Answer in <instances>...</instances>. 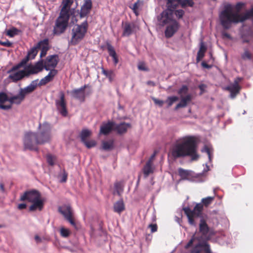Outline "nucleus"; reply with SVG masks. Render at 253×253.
Segmentation results:
<instances>
[{
	"mask_svg": "<svg viewBox=\"0 0 253 253\" xmlns=\"http://www.w3.org/2000/svg\"><path fill=\"white\" fill-rule=\"evenodd\" d=\"M206 167L203 169L202 172L196 173L191 170H186L182 168L178 169V174L181 178V180H188L191 182L200 183L203 182L206 180V173L210 170L209 166L208 164H206Z\"/></svg>",
	"mask_w": 253,
	"mask_h": 253,
	"instance_id": "nucleus-4",
	"label": "nucleus"
},
{
	"mask_svg": "<svg viewBox=\"0 0 253 253\" xmlns=\"http://www.w3.org/2000/svg\"><path fill=\"white\" fill-rule=\"evenodd\" d=\"M205 243H198L191 250V253H200L203 248H205Z\"/></svg>",
	"mask_w": 253,
	"mask_h": 253,
	"instance_id": "nucleus-40",
	"label": "nucleus"
},
{
	"mask_svg": "<svg viewBox=\"0 0 253 253\" xmlns=\"http://www.w3.org/2000/svg\"><path fill=\"white\" fill-rule=\"evenodd\" d=\"M207 49L206 46L203 42L200 43L199 50L197 53L196 60L197 62L200 61L205 56V53Z\"/></svg>",
	"mask_w": 253,
	"mask_h": 253,
	"instance_id": "nucleus-33",
	"label": "nucleus"
},
{
	"mask_svg": "<svg viewBox=\"0 0 253 253\" xmlns=\"http://www.w3.org/2000/svg\"><path fill=\"white\" fill-rule=\"evenodd\" d=\"M130 127V124L125 122L117 124L115 123L114 130L119 134L126 132L128 128Z\"/></svg>",
	"mask_w": 253,
	"mask_h": 253,
	"instance_id": "nucleus-23",
	"label": "nucleus"
},
{
	"mask_svg": "<svg viewBox=\"0 0 253 253\" xmlns=\"http://www.w3.org/2000/svg\"><path fill=\"white\" fill-rule=\"evenodd\" d=\"M167 5L170 10H174L178 5H180L182 8L187 6L192 7L194 2L192 0H167Z\"/></svg>",
	"mask_w": 253,
	"mask_h": 253,
	"instance_id": "nucleus-10",
	"label": "nucleus"
},
{
	"mask_svg": "<svg viewBox=\"0 0 253 253\" xmlns=\"http://www.w3.org/2000/svg\"><path fill=\"white\" fill-rule=\"evenodd\" d=\"M154 159H149L144 166L142 169V171L144 178H147L150 174L154 172L155 166L153 163Z\"/></svg>",
	"mask_w": 253,
	"mask_h": 253,
	"instance_id": "nucleus-19",
	"label": "nucleus"
},
{
	"mask_svg": "<svg viewBox=\"0 0 253 253\" xmlns=\"http://www.w3.org/2000/svg\"><path fill=\"white\" fill-rule=\"evenodd\" d=\"M102 73L108 78L111 82L113 81V78L115 77V73L113 70L108 71L102 68Z\"/></svg>",
	"mask_w": 253,
	"mask_h": 253,
	"instance_id": "nucleus-39",
	"label": "nucleus"
},
{
	"mask_svg": "<svg viewBox=\"0 0 253 253\" xmlns=\"http://www.w3.org/2000/svg\"><path fill=\"white\" fill-rule=\"evenodd\" d=\"M87 86L84 84L80 88L73 89L71 92L72 96L81 102H84L85 98V89Z\"/></svg>",
	"mask_w": 253,
	"mask_h": 253,
	"instance_id": "nucleus-18",
	"label": "nucleus"
},
{
	"mask_svg": "<svg viewBox=\"0 0 253 253\" xmlns=\"http://www.w3.org/2000/svg\"><path fill=\"white\" fill-rule=\"evenodd\" d=\"M168 7V6H167ZM173 10H167L163 11L158 17V19L161 26H164L166 24L172 23L174 20L172 19V11Z\"/></svg>",
	"mask_w": 253,
	"mask_h": 253,
	"instance_id": "nucleus-14",
	"label": "nucleus"
},
{
	"mask_svg": "<svg viewBox=\"0 0 253 253\" xmlns=\"http://www.w3.org/2000/svg\"><path fill=\"white\" fill-rule=\"evenodd\" d=\"M179 28V23L176 20H173L172 23L167 27L165 31V37L167 38L172 37L178 30Z\"/></svg>",
	"mask_w": 253,
	"mask_h": 253,
	"instance_id": "nucleus-17",
	"label": "nucleus"
},
{
	"mask_svg": "<svg viewBox=\"0 0 253 253\" xmlns=\"http://www.w3.org/2000/svg\"><path fill=\"white\" fill-rule=\"evenodd\" d=\"M44 69L43 60L41 59L36 62L34 65H29L25 70L26 77L30 75L37 74L42 71Z\"/></svg>",
	"mask_w": 253,
	"mask_h": 253,
	"instance_id": "nucleus-11",
	"label": "nucleus"
},
{
	"mask_svg": "<svg viewBox=\"0 0 253 253\" xmlns=\"http://www.w3.org/2000/svg\"><path fill=\"white\" fill-rule=\"evenodd\" d=\"M49 73L47 75V76L49 77V78L51 80V81L53 80L54 77L57 75V70L53 69L50 70Z\"/></svg>",
	"mask_w": 253,
	"mask_h": 253,
	"instance_id": "nucleus-50",
	"label": "nucleus"
},
{
	"mask_svg": "<svg viewBox=\"0 0 253 253\" xmlns=\"http://www.w3.org/2000/svg\"><path fill=\"white\" fill-rule=\"evenodd\" d=\"M125 210V205L123 199H120L113 205V211L115 212L120 214Z\"/></svg>",
	"mask_w": 253,
	"mask_h": 253,
	"instance_id": "nucleus-28",
	"label": "nucleus"
},
{
	"mask_svg": "<svg viewBox=\"0 0 253 253\" xmlns=\"http://www.w3.org/2000/svg\"><path fill=\"white\" fill-rule=\"evenodd\" d=\"M22 66H23L21 64V63H19L18 64L12 67V68L11 69V70L9 71V73L13 72L14 71L17 70L18 69H19L20 68H21Z\"/></svg>",
	"mask_w": 253,
	"mask_h": 253,
	"instance_id": "nucleus-57",
	"label": "nucleus"
},
{
	"mask_svg": "<svg viewBox=\"0 0 253 253\" xmlns=\"http://www.w3.org/2000/svg\"><path fill=\"white\" fill-rule=\"evenodd\" d=\"M92 3L91 0H85L84 3L81 7L80 16L84 17L88 15L92 8Z\"/></svg>",
	"mask_w": 253,
	"mask_h": 253,
	"instance_id": "nucleus-22",
	"label": "nucleus"
},
{
	"mask_svg": "<svg viewBox=\"0 0 253 253\" xmlns=\"http://www.w3.org/2000/svg\"><path fill=\"white\" fill-rule=\"evenodd\" d=\"M202 153H206L208 158H211L213 157V149L210 145H206L201 150Z\"/></svg>",
	"mask_w": 253,
	"mask_h": 253,
	"instance_id": "nucleus-36",
	"label": "nucleus"
},
{
	"mask_svg": "<svg viewBox=\"0 0 253 253\" xmlns=\"http://www.w3.org/2000/svg\"><path fill=\"white\" fill-rule=\"evenodd\" d=\"M40 192L36 189H32L25 191L21 195L20 200L21 201H27L32 204L29 207V210L34 211L36 210L41 211L44 206V201L41 198Z\"/></svg>",
	"mask_w": 253,
	"mask_h": 253,
	"instance_id": "nucleus-3",
	"label": "nucleus"
},
{
	"mask_svg": "<svg viewBox=\"0 0 253 253\" xmlns=\"http://www.w3.org/2000/svg\"><path fill=\"white\" fill-rule=\"evenodd\" d=\"M225 89L230 92L231 98H234L239 93L241 87L240 85H235L231 84L227 86Z\"/></svg>",
	"mask_w": 253,
	"mask_h": 253,
	"instance_id": "nucleus-26",
	"label": "nucleus"
},
{
	"mask_svg": "<svg viewBox=\"0 0 253 253\" xmlns=\"http://www.w3.org/2000/svg\"><path fill=\"white\" fill-rule=\"evenodd\" d=\"M149 227L151 229L152 233H154L157 230V225L156 224H151L149 225Z\"/></svg>",
	"mask_w": 253,
	"mask_h": 253,
	"instance_id": "nucleus-59",
	"label": "nucleus"
},
{
	"mask_svg": "<svg viewBox=\"0 0 253 253\" xmlns=\"http://www.w3.org/2000/svg\"><path fill=\"white\" fill-rule=\"evenodd\" d=\"M52 81L49 78V76H46L45 77L41 80L39 83L38 84L39 86L44 85L46 84L49 83Z\"/></svg>",
	"mask_w": 253,
	"mask_h": 253,
	"instance_id": "nucleus-46",
	"label": "nucleus"
},
{
	"mask_svg": "<svg viewBox=\"0 0 253 253\" xmlns=\"http://www.w3.org/2000/svg\"><path fill=\"white\" fill-rule=\"evenodd\" d=\"M214 199V197H211L209 196L205 198H203L201 201L202 204L203 206H205L206 207H208L209 205L211 204L213 200Z\"/></svg>",
	"mask_w": 253,
	"mask_h": 253,
	"instance_id": "nucleus-42",
	"label": "nucleus"
},
{
	"mask_svg": "<svg viewBox=\"0 0 253 253\" xmlns=\"http://www.w3.org/2000/svg\"><path fill=\"white\" fill-rule=\"evenodd\" d=\"M114 143L112 140L104 141L102 143L103 149L105 150H110L113 148Z\"/></svg>",
	"mask_w": 253,
	"mask_h": 253,
	"instance_id": "nucleus-41",
	"label": "nucleus"
},
{
	"mask_svg": "<svg viewBox=\"0 0 253 253\" xmlns=\"http://www.w3.org/2000/svg\"><path fill=\"white\" fill-rule=\"evenodd\" d=\"M20 31L16 28H12L6 32V35L10 37H13L18 34Z\"/></svg>",
	"mask_w": 253,
	"mask_h": 253,
	"instance_id": "nucleus-43",
	"label": "nucleus"
},
{
	"mask_svg": "<svg viewBox=\"0 0 253 253\" xmlns=\"http://www.w3.org/2000/svg\"><path fill=\"white\" fill-rule=\"evenodd\" d=\"M172 156L174 158L190 157L199 158L198 145L195 137L188 136L177 141L170 149Z\"/></svg>",
	"mask_w": 253,
	"mask_h": 253,
	"instance_id": "nucleus-1",
	"label": "nucleus"
},
{
	"mask_svg": "<svg viewBox=\"0 0 253 253\" xmlns=\"http://www.w3.org/2000/svg\"><path fill=\"white\" fill-rule=\"evenodd\" d=\"M242 58L244 60H250L252 58V54L248 50H245L244 53L242 55Z\"/></svg>",
	"mask_w": 253,
	"mask_h": 253,
	"instance_id": "nucleus-49",
	"label": "nucleus"
},
{
	"mask_svg": "<svg viewBox=\"0 0 253 253\" xmlns=\"http://www.w3.org/2000/svg\"><path fill=\"white\" fill-rule=\"evenodd\" d=\"M115 122L108 121L107 123H103L100 126V133L104 135L109 134L112 130H114Z\"/></svg>",
	"mask_w": 253,
	"mask_h": 253,
	"instance_id": "nucleus-21",
	"label": "nucleus"
},
{
	"mask_svg": "<svg viewBox=\"0 0 253 253\" xmlns=\"http://www.w3.org/2000/svg\"><path fill=\"white\" fill-rule=\"evenodd\" d=\"M38 80H36L31 82V83L27 86L24 88H21L20 90V92L23 94V95L25 97V96L30 93H32L34 91L36 88L38 84L37 82Z\"/></svg>",
	"mask_w": 253,
	"mask_h": 253,
	"instance_id": "nucleus-25",
	"label": "nucleus"
},
{
	"mask_svg": "<svg viewBox=\"0 0 253 253\" xmlns=\"http://www.w3.org/2000/svg\"><path fill=\"white\" fill-rule=\"evenodd\" d=\"M253 17V7L244 14L233 12V6L230 3H225L223 10L219 14L220 23L224 29L231 27L232 23L243 22Z\"/></svg>",
	"mask_w": 253,
	"mask_h": 253,
	"instance_id": "nucleus-2",
	"label": "nucleus"
},
{
	"mask_svg": "<svg viewBox=\"0 0 253 253\" xmlns=\"http://www.w3.org/2000/svg\"><path fill=\"white\" fill-rule=\"evenodd\" d=\"M59 61L57 55H52L48 56L45 61L43 60L44 69L48 71L51 68L54 69L57 65Z\"/></svg>",
	"mask_w": 253,
	"mask_h": 253,
	"instance_id": "nucleus-15",
	"label": "nucleus"
},
{
	"mask_svg": "<svg viewBox=\"0 0 253 253\" xmlns=\"http://www.w3.org/2000/svg\"><path fill=\"white\" fill-rule=\"evenodd\" d=\"M40 43H37L34 47L28 51L27 56L31 59H33L35 58L38 53V49H39Z\"/></svg>",
	"mask_w": 253,
	"mask_h": 253,
	"instance_id": "nucleus-35",
	"label": "nucleus"
},
{
	"mask_svg": "<svg viewBox=\"0 0 253 253\" xmlns=\"http://www.w3.org/2000/svg\"><path fill=\"white\" fill-rule=\"evenodd\" d=\"M67 173L65 171V170H63V173L61 175H60V176H61V179L60 180V181L61 182H65L67 181Z\"/></svg>",
	"mask_w": 253,
	"mask_h": 253,
	"instance_id": "nucleus-53",
	"label": "nucleus"
},
{
	"mask_svg": "<svg viewBox=\"0 0 253 253\" xmlns=\"http://www.w3.org/2000/svg\"><path fill=\"white\" fill-rule=\"evenodd\" d=\"M70 14H67L60 12L59 15L55 21V24L53 27V33L55 35H60L65 32L67 29Z\"/></svg>",
	"mask_w": 253,
	"mask_h": 253,
	"instance_id": "nucleus-8",
	"label": "nucleus"
},
{
	"mask_svg": "<svg viewBox=\"0 0 253 253\" xmlns=\"http://www.w3.org/2000/svg\"><path fill=\"white\" fill-rule=\"evenodd\" d=\"M195 239H196L195 234H194L192 236L191 239L189 240V241L188 242L187 245L185 246V248L186 249H187L189 248H190V247H191L192 246L194 241L195 240Z\"/></svg>",
	"mask_w": 253,
	"mask_h": 253,
	"instance_id": "nucleus-51",
	"label": "nucleus"
},
{
	"mask_svg": "<svg viewBox=\"0 0 253 253\" xmlns=\"http://www.w3.org/2000/svg\"><path fill=\"white\" fill-rule=\"evenodd\" d=\"M6 101H9V98L5 93L0 92V108L3 110H8L11 108V106L5 105L3 104Z\"/></svg>",
	"mask_w": 253,
	"mask_h": 253,
	"instance_id": "nucleus-30",
	"label": "nucleus"
},
{
	"mask_svg": "<svg viewBox=\"0 0 253 253\" xmlns=\"http://www.w3.org/2000/svg\"><path fill=\"white\" fill-rule=\"evenodd\" d=\"M88 29V24L86 21L81 25H76L72 30V38L70 43L72 45H77L84 37Z\"/></svg>",
	"mask_w": 253,
	"mask_h": 253,
	"instance_id": "nucleus-7",
	"label": "nucleus"
},
{
	"mask_svg": "<svg viewBox=\"0 0 253 253\" xmlns=\"http://www.w3.org/2000/svg\"><path fill=\"white\" fill-rule=\"evenodd\" d=\"M26 207H27V205L26 204L22 203V204H20L18 205V208L19 210H23V209H26Z\"/></svg>",
	"mask_w": 253,
	"mask_h": 253,
	"instance_id": "nucleus-64",
	"label": "nucleus"
},
{
	"mask_svg": "<svg viewBox=\"0 0 253 253\" xmlns=\"http://www.w3.org/2000/svg\"><path fill=\"white\" fill-rule=\"evenodd\" d=\"M192 100V95L187 94L186 96L181 97L180 102L175 107V110H176L179 108L185 107L187 103Z\"/></svg>",
	"mask_w": 253,
	"mask_h": 253,
	"instance_id": "nucleus-32",
	"label": "nucleus"
},
{
	"mask_svg": "<svg viewBox=\"0 0 253 253\" xmlns=\"http://www.w3.org/2000/svg\"><path fill=\"white\" fill-rule=\"evenodd\" d=\"M244 5V3L243 2H238L236 5H235V8L237 10V11L238 12L243 7Z\"/></svg>",
	"mask_w": 253,
	"mask_h": 253,
	"instance_id": "nucleus-58",
	"label": "nucleus"
},
{
	"mask_svg": "<svg viewBox=\"0 0 253 253\" xmlns=\"http://www.w3.org/2000/svg\"><path fill=\"white\" fill-rule=\"evenodd\" d=\"M106 45L109 55L113 58L115 65H117L119 59L114 47L109 42H107Z\"/></svg>",
	"mask_w": 253,
	"mask_h": 253,
	"instance_id": "nucleus-31",
	"label": "nucleus"
},
{
	"mask_svg": "<svg viewBox=\"0 0 253 253\" xmlns=\"http://www.w3.org/2000/svg\"><path fill=\"white\" fill-rule=\"evenodd\" d=\"M203 210V205L202 203L197 204L192 211L188 207L183 209V211L187 216L188 222L191 225L196 226L199 219L204 218Z\"/></svg>",
	"mask_w": 253,
	"mask_h": 253,
	"instance_id": "nucleus-5",
	"label": "nucleus"
},
{
	"mask_svg": "<svg viewBox=\"0 0 253 253\" xmlns=\"http://www.w3.org/2000/svg\"><path fill=\"white\" fill-rule=\"evenodd\" d=\"M36 132L40 145H43L51 141V126L50 124L47 122H44L42 124H40L39 131Z\"/></svg>",
	"mask_w": 253,
	"mask_h": 253,
	"instance_id": "nucleus-6",
	"label": "nucleus"
},
{
	"mask_svg": "<svg viewBox=\"0 0 253 253\" xmlns=\"http://www.w3.org/2000/svg\"><path fill=\"white\" fill-rule=\"evenodd\" d=\"M25 97L23 94L19 91V93L17 95H15L9 98V102L11 103H15L19 104L24 99Z\"/></svg>",
	"mask_w": 253,
	"mask_h": 253,
	"instance_id": "nucleus-34",
	"label": "nucleus"
},
{
	"mask_svg": "<svg viewBox=\"0 0 253 253\" xmlns=\"http://www.w3.org/2000/svg\"><path fill=\"white\" fill-rule=\"evenodd\" d=\"M135 28V25L133 23H130L128 22L125 23H122V28H123V37H129L130 36L133 32V30Z\"/></svg>",
	"mask_w": 253,
	"mask_h": 253,
	"instance_id": "nucleus-20",
	"label": "nucleus"
},
{
	"mask_svg": "<svg viewBox=\"0 0 253 253\" xmlns=\"http://www.w3.org/2000/svg\"><path fill=\"white\" fill-rule=\"evenodd\" d=\"M138 69L142 71H148V68L146 67L144 62H139L138 65Z\"/></svg>",
	"mask_w": 253,
	"mask_h": 253,
	"instance_id": "nucleus-55",
	"label": "nucleus"
},
{
	"mask_svg": "<svg viewBox=\"0 0 253 253\" xmlns=\"http://www.w3.org/2000/svg\"><path fill=\"white\" fill-rule=\"evenodd\" d=\"M73 2L74 0H62V7L61 9L60 12L70 14L71 6L73 3Z\"/></svg>",
	"mask_w": 253,
	"mask_h": 253,
	"instance_id": "nucleus-29",
	"label": "nucleus"
},
{
	"mask_svg": "<svg viewBox=\"0 0 253 253\" xmlns=\"http://www.w3.org/2000/svg\"><path fill=\"white\" fill-rule=\"evenodd\" d=\"M31 59L27 55L25 57V58H24V59H23L20 62L21 63V64L23 66L24 65H25L27 62L30 60Z\"/></svg>",
	"mask_w": 253,
	"mask_h": 253,
	"instance_id": "nucleus-62",
	"label": "nucleus"
},
{
	"mask_svg": "<svg viewBox=\"0 0 253 253\" xmlns=\"http://www.w3.org/2000/svg\"><path fill=\"white\" fill-rule=\"evenodd\" d=\"M202 66H203V67L206 68V69H210L212 67L211 65H210L208 64L206 62H205L204 61L202 62Z\"/></svg>",
	"mask_w": 253,
	"mask_h": 253,
	"instance_id": "nucleus-63",
	"label": "nucleus"
},
{
	"mask_svg": "<svg viewBox=\"0 0 253 253\" xmlns=\"http://www.w3.org/2000/svg\"><path fill=\"white\" fill-rule=\"evenodd\" d=\"M59 211L64 216L66 220H67L72 226L75 227L76 223L74 221L73 216V211L70 206L64 205L59 208Z\"/></svg>",
	"mask_w": 253,
	"mask_h": 253,
	"instance_id": "nucleus-12",
	"label": "nucleus"
},
{
	"mask_svg": "<svg viewBox=\"0 0 253 253\" xmlns=\"http://www.w3.org/2000/svg\"><path fill=\"white\" fill-rule=\"evenodd\" d=\"M55 105L57 110L64 117L68 114L66 102L65 99V94L63 92L60 93V99L55 101Z\"/></svg>",
	"mask_w": 253,
	"mask_h": 253,
	"instance_id": "nucleus-13",
	"label": "nucleus"
},
{
	"mask_svg": "<svg viewBox=\"0 0 253 253\" xmlns=\"http://www.w3.org/2000/svg\"><path fill=\"white\" fill-rule=\"evenodd\" d=\"M205 253H212L209 244H205V249H204Z\"/></svg>",
	"mask_w": 253,
	"mask_h": 253,
	"instance_id": "nucleus-61",
	"label": "nucleus"
},
{
	"mask_svg": "<svg viewBox=\"0 0 253 253\" xmlns=\"http://www.w3.org/2000/svg\"><path fill=\"white\" fill-rule=\"evenodd\" d=\"M83 143L87 148L94 147L96 145V142L94 140H86Z\"/></svg>",
	"mask_w": 253,
	"mask_h": 253,
	"instance_id": "nucleus-44",
	"label": "nucleus"
},
{
	"mask_svg": "<svg viewBox=\"0 0 253 253\" xmlns=\"http://www.w3.org/2000/svg\"><path fill=\"white\" fill-rule=\"evenodd\" d=\"M243 80V78L242 77H237L234 80L233 84L235 85H239V83L241 82Z\"/></svg>",
	"mask_w": 253,
	"mask_h": 253,
	"instance_id": "nucleus-60",
	"label": "nucleus"
},
{
	"mask_svg": "<svg viewBox=\"0 0 253 253\" xmlns=\"http://www.w3.org/2000/svg\"><path fill=\"white\" fill-rule=\"evenodd\" d=\"M174 14L177 17L181 18L183 17L184 14V11L182 9L176 10L175 11Z\"/></svg>",
	"mask_w": 253,
	"mask_h": 253,
	"instance_id": "nucleus-52",
	"label": "nucleus"
},
{
	"mask_svg": "<svg viewBox=\"0 0 253 253\" xmlns=\"http://www.w3.org/2000/svg\"><path fill=\"white\" fill-rule=\"evenodd\" d=\"M0 44L7 47H10L12 46V43L7 40L5 42L0 41Z\"/></svg>",
	"mask_w": 253,
	"mask_h": 253,
	"instance_id": "nucleus-56",
	"label": "nucleus"
},
{
	"mask_svg": "<svg viewBox=\"0 0 253 253\" xmlns=\"http://www.w3.org/2000/svg\"><path fill=\"white\" fill-rule=\"evenodd\" d=\"M60 233L61 236L64 238H67L70 234V231L68 229L64 227L60 228Z\"/></svg>",
	"mask_w": 253,
	"mask_h": 253,
	"instance_id": "nucleus-47",
	"label": "nucleus"
},
{
	"mask_svg": "<svg viewBox=\"0 0 253 253\" xmlns=\"http://www.w3.org/2000/svg\"><path fill=\"white\" fill-rule=\"evenodd\" d=\"M115 192L118 195L121 196L124 191V185L122 182H117L114 184Z\"/></svg>",
	"mask_w": 253,
	"mask_h": 253,
	"instance_id": "nucleus-38",
	"label": "nucleus"
},
{
	"mask_svg": "<svg viewBox=\"0 0 253 253\" xmlns=\"http://www.w3.org/2000/svg\"><path fill=\"white\" fill-rule=\"evenodd\" d=\"M91 131L87 129H83L80 133V137L82 142L87 140V138L89 137L91 135Z\"/></svg>",
	"mask_w": 253,
	"mask_h": 253,
	"instance_id": "nucleus-37",
	"label": "nucleus"
},
{
	"mask_svg": "<svg viewBox=\"0 0 253 253\" xmlns=\"http://www.w3.org/2000/svg\"><path fill=\"white\" fill-rule=\"evenodd\" d=\"M199 220L200 221L199 232L202 235V238L204 239L208 240L210 238L209 235L210 231V227L204 218L199 219Z\"/></svg>",
	"mask_w": 253,
	"mask_h": 253,
	"instance_id": "nucleus-16",
	"label": "nucleus"
},
{
	"mask_svg": "<svg viewBox=\"0 0 253 253\" xmlns=\"http://www.w3.org/2000/svg\"><path fill=\"white\" fill-rule=\"evenodd\" d=\"M138 7H139V1H137V2H135L132 7H130V8H131L134 13L136 14V15H137L138 13H137V10L138 9Z\"/></svg>",
	"mask_w": 253,
	"mask_h": 253,
	"instance_id": "nucleus-54",
	"label": "nucleus"
},
{
	"mask_svg": "<svg viewBox=\"0 0 253 253\" xmlns=\"http://www.w3.org/2000/svg\"><path fill=\"white\" fill-rule=\"evenodd\" d=\"M23 145L25 149L38 151L40 144L36 132L28 131L25 133L23 137Z\"/></svg>",
	"mask_w": 253,
	"mask_h": 253,
	"instance_id": "nucleus-9",
	"label": "nucleus"
},
{
	"mask_svg": "<svg viewBox=\"0 0 253 253\" xmlns=\"http://www.w3.org/2000/svg\"><path fill=\"white\" fill-rule=\"evenodd\" d=\"M178 100V97L176 96H169L166 100V102L168 103V107L171 106L174 102Z\"/></svg>",
	"mask_w": 253,
	"mask_h": 253,
	"instance_id": "nucleus-45",
	"label": "nucleus"
},
{
	"mask_svg": "<svg viewBox=\"0 0 253 253\" xmlns=\"http://www.w3.org/2000/svg\"><path fill=\"white\" fill-rule=\"evenodd\" d=\"M40 43L39 49H41L40 57H44L47 51L49 50V41L48 39H45L38 42Z\"/></svg>",
	"mask_w": 253,
	"mask_h": 253,
	"instance_id": "nucleus-24",
	"label": "nucleus"
},
{
	"mask_svg": "<svg viewBox=\"0 0 253 253\" xmlns=\"http://www.w3.org/2000/svg\"><path fill=\"white\" fill-rule=\"evenodd\" d=\"M188 87L187 85H183L178 90V93L180 95L185 94L188 92Z\"/></svg>",
	"mask_w": 253,
	"mask_h": 253,
	"instance_id": "nucleus-48",
	"label": "nucleus"
},
{
	"mask_svg": "<svg viewBox=\"0 0 253 253\" xmlns=\"http://www.w3.org/2000/svg\"><path fill=\"white\" fill-rule=\"evenodd\" d=\"M9 76V78L12 80L13 82H16L24 77H26L25 70H21L15 73L11 72Z\"/></svg>",
	"mask_w": 253,
	"mask_h": 253,
	"instance_id": "nucleus-27",
	"label": "nucleus"
}]
</instances>
